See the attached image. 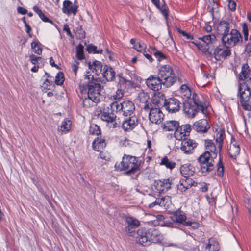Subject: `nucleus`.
Instances as JSON below:
<instances>
[{
	"mask_svg": "<svg viewBox=\"0 0 251 251\" xmlns=\"http://www.w3.org/2000/svg\"><path fill=\"white\" fill-rule=\"evenodd\" d=\"M79 89L82 93H87L88 98L84 100V103L89 100L94 102L99 101L101 97L100 85L89 72H87L83 78L81 80Z\"/></svg>",
	"mask_w": 251,
	"mask_h": 251,
	"instance_id": "1",
	"label": "nucleus"
},
{
	"mask_svg": "<svg viewBox=\"0 0 251 251\" xmlns=\"http://www.w3.org/2000/svg\"><path fill=\"white\" fill-rule=\"evenodd\" d=\"M162 236L157 230L151 228L146 232L143 229H139L137 231V242L143 246L149 245L150 242L159 243L162 240Z\"/></svg>",
	"mask_w": 251,
	"mask_h": 251,
	"instance_id": "2",
	"label": "nucleus"
},
{
	"mask_svg": "<svg viewBox=\"0 0 251 251\" xmlns=\"http://www.w3.org/2000/svg\"><path fill=\"white\" fill-rule=\"evenodd\" d=\"M140 163L138 159L135 156L130 155H124L122 161L120 162H116L115 164V168L117 170H123L128 169L126 174H134L139 169Z\"/></svg>",
	"mask_w": 251,
	"mask_h": 251,
	"instance_id": "3",
	"label": "nucleus"
},
{
	"mask_svg": "<svg viewBox=\"0 0 251 251\" xmlns=\"http://www.w3.org/2000/svg\"><path fill=\"white\" fill-rule=\"evenodd\" d=\"M110 107L112 111L126 116H130L135 108L134 104L129 100L124 101L122 102L115 101L110 104Z\"/></svg>",
	"mask_w": 251,
	"mask_h": 251,
	"instance_id": "4",
	"label": "nucleus"
},
{
	"mask_svg": "<svg viewBox=\"0 0 251 251\" xmlns=\"http://www.w3.org/2000/svg\"><path fill=\"white\" fill-rule=\"evenodd\" d=\"M217 156L216 154L209 153V151H206L198 159L201 165V169L203 173L211 172L214 168V159Z\"/></svg>",
	"mask_w": 251,
	"mask_h": 251,
	"instance_id": "5",
	"label": "nucleus"
},
{
	"mask_svg": "<svg viewBox=\"0 0 251 251\" xmlns=\"http://www.w3.org/2000/svg\"><path fill=\"white\" fill-rule=\"evenodd\" d=\"M199 42L193 41L194 44L199 50L203 52H206L209 50V46L216 42V37L213 34H207L199 38Z\"/></svg>",
	"mask_w": 251,
	"mask_h": 251,
	"instance_id": "6",
	"label": "nucleus"
},
{
	"mask_svg": "<svg viewBox=\"0 0 251 251\" xmlns=\"http://www.w3.org/2000/svg\"><path fill=\"white\" fill-rule=\"evenodd\" d=\"M239 97L241 104L246 110L251 109L250 100L251 97L250 89L245 84L240 85L239 88Z\"/></svg>",
	"mask_w": 251,
	"mask_h": 251,
	"instance_id": "7",
	"label": "nucleus"
},
{
	"mask_svg": "<svg viewBox=\"0 0 251 251\" xmlns=\"http://www.w3.org/2000/svg\"><path fill=\"white\" fill-rule=\"evenodd\" d=\"M174 137L178 140V142H180L185 139L186 136H189L191 128L190 125L179 126L178 122L174 121Z\"/></svg>",
	"mask_w": 251,
	"mask_h": 251,
	"instance_id": "8",
	"label": "nucleus"
},
{
	"mask_svg": "<svg viewBox=\"0 0 251 251\" xmlns=\"http://www.w3.org/2000/svg\"><path fill=\"white\" fill-rule=\"evenodd\" d=\"M241 39L240 33L236 29H232L230 33L223 36L222 41L224 45L230 47L234 46Z\"/></svg>",
	"mask_w": 251,
	"mask_h": 251,
	"instance_id": "9",
	"label": "nucleus"
},
{
	"mask_svg": "<svg viewBox=\"0 0 251 251\" xmlns=\"http://www.w3.org/2000/svg\"><path fill=\"white\" fill-rule=\"evenodd\" d=\"M172 72L173 69L168 65L162 66L159 71V77L161 78L163 84L166 87H170L173 85Z\"/></svg>",
	"mask_w": 251,
	"mask_h": 251,
	"instance_id": "10",
	"label": "nucleus"
},
{
	"mask_svg": "<svg viewBox=\"0 0 251 251\" xmlns=\"http://www.w3.org/2000/svg\"><path fill=\"white\" fill-rule=\"evenodd\" d=\"M176 148H180L184 153L189 154L192 153L193 151L197 146L195 141L190 139H184L183 140L175 143Z\"/></svg>",
	"mask_w": 251,
	"mask_h": 251,
	"instance_id": "11",
	"label": "nucleus"
},
{
	"mask_svg": "<svg viewBox=\"0 0 251 251\" xmlns=\"http://www.w3.org/2000/svg\"><path fill=\"white\" fill-rule=\"evenodd\" d=\"M231 54V50L227 46L220 45L215 48L213 50V55L216 60L225 59Z\"/></svg>",
	"mask_w": 251,
	"mask_h": 251,
	"instance_id": "12",
	"label": "nucleus"
},
{
	"mask_svg": "<svg viewBox=\"0 0 251 251\" xmlns=\"http://www.w3.org/2000/svg\"><path fill=\"white\" fill-rule=\"evenodd\" d=\"M193 105H197V108L201 110V112L206 116L207 114V108L208 103L205 101L203 98L197 94H193L192 96Z\"/></svg>",
	"mask_w": 251,
	"mask_h": 251,
	"instance_id": "13",
	"label": "nucleus"
},
{
	"mask_svg": "<svg viewBox=\"0 0 251 251\" xmlns=\"http://www.w3.org/2000/svg\"><path fill=\"white\" fill-rule=\"evenodd\" d=\"M162 83H163V81L159 76H151L146 80L148 87L154 91H158L161 88Z\"/></svg>",
	"mask_w": 251,
	"mask_h": 251,
	"instance_id": "14",
	"label": "nucleus"
},
{
	"mask_svg": "<svg viewBox=\"0 0 251 251\" xmlns=\"http://www.w3.org/2000/svg\"><path fill=\"white\" fill-rule=\"evenodd\" d=\"M100 119L106 122L108 124L110 127L114 128L116 127V123L115 122L116 116L113 113H109L104 110L103 111H101L99 114Z\"/></svg>",
	"mask_w": 251,
	"mask_h": 251,
	"instance_id": "15",
	"label": "nucleus"
},
{
	"mask_svg": "<svg viewBox=\"0 0 251 251\" xmlns=\"http://www.w3.org/2000/svg\"><path fill=\"white\" fill-rule=\"evenodd\" d=\"M127 226L126 228V232L130 236H133L135 229L140 226V222L131 217H127L126 219Z\"/></svg>",
	"mask_w": 251,
	"mask_h": 251,
	"instance_id": "16",
	"label": "nucleus"
},
{
	"mask_svg": "<svg viewBox=\"0 0 251 251\" xmlns=\"http://www.w3.org/2000/svg\"><path fill=\"white\" fill-rule=\"evenodd\" d=\"M200 110H201L197 108V105H193L192 103H184L183 111L188 118H194Z\"/></svg>",
	"mask_w": 251,
	"mask_h": 251,
	"instance_id": "17",
	"label": "nucleus"
},
{
	"mask_svg": "<svg viewBox=\"0 0 251 251\" xmlns=\"http://www.w3.org/2000/svg\"><path fill=\"white\" fill-rule=\"evenodd\" d=\"M164 114L161 110L157 108H151L149 113L150 121L155 124L161 123L163 119Z\"/></svg>",
	"mask_w": 251,
	"mask_h": 251,
	"instance_id": "18",
	"label": "nucleus"
},
{
	"mask_svg": "<svg viewBox=\"0 0 251 251\" xmlns=\"http://www.w3.org/2000/svg\"><path fill=\"white\" fill-rule=\"evenodd\" d=\"M240 148L239 143L233 137H231L228 152L231 157L236 158L239 154Z\"/></svg>",
	"mask_w": 251,
	"mask_h": 251,
	"instance_id": "19",
	"label": "nucleus"
},
{
	"mask_svg": "<svg viewBox=\"0 0 251 251\" xmlns=\"http://www.w3.org/2000/svg\"><path fill=\"white\" fill-rule=\"evenodd\" d=\"M138 120L135 117H131L128 119L124 120L122 127L125 131L132 130L137 125Z\"/></svg>",
	"mask_w": 251,
	"mask_h": 251,
	"instance_id": "20",
	"label": "nucleus"
},
{
	"mask_svg": "<svg viewBox=\"0 0 251 251\" xmlns=\"http://www.w3.org/2000/svg\"><path fill=\"white\" fill-rule=\"evenodd\" d=\"M193 127L197 132H205L210 128V126L206 120L201 119L195 122Z\"/></svg>",
	"mask_w": 251,
	"mask_h": 251,
	"instance_id": "21",
	"label": "nucleus"
},
{
	"mask_svg": "<svg viewBox=\"0 0 251 251\" xmlns=\"http://www.w3.org/2000/svg\"><path fill=\"white\" fill-rule=\"evenodd\" d=\"M155 187L157 191L162 192L167 191L171 187V182L169 179L157 180L155 182Z\"/></svg>",
	"mask_w": 251,
	"mask_h": 251,
	"instance_id": "22",
	"label": "nucleus"
},
{
	"mask_svg": "<svg viewBox=\"0 0 251 251\" xmlns=\"http://www.w3.org/2000/svg\"><path fill=\"white\" fill-rule=\"evenodd\" d=\"M77 9V7L69 0H65L63 2L62 11L64 13L67 15H70L72 13L73 15H75Z\"/></svg>",
	"mask_w": 251,
	"mask_h": 251,
	"instance_id": "23",
	"label": "nucleus"
},
{
	"mask_svg": "<svg viewBox=\"0 0 251 251\" xmlns=\"http://www.w3.org/2000/svg\"><path fill=\"white\" fill-rule=\"evenodd\" d=\"M195 172V167L190 164H184L180 167V172L184 177L193 175Z\"/></svg>",
	"mask_w": 251,
	"mask_h": 251,
	"instance_id": "24",
	"label": "nucleus"
},
{
	"mask_svg": "<svg viewBox=\"0 0 251 251\" xmlns=\"http://www.w3.org/2000/svg\"><path fill=\"white\" fill-rule=\"evenodd\" d=\"M88 67L90 70L97 75H99L101 73L102 65L100 61L96 60L92 64L89 63Z\"/></svg>",
	"mask_w": 251,
	"mask_h": 251,
	"instance_id": "25",
	"label": "nucleus"
},
{
	"mask_svg": "<svg viewBox=\"0 0 251 251\" xmlns=\"http://www.w3.org/2000/svg\"><path fill=\"white\" fill-rule=\"evenodd\" d=\"M102 75L108 81H112L115 76V73L112 68L105 66Z\"/></svg>",
	"mask_w": 251,
	"mask_h": 251,
	"instance_id": "26",
	"label": "nucleus"
},
{
	"mask_svg": "<svg viewBox=\"0 0 251 251\" xmlns=\"http://www.w3.org/2000/svg\"><path fill=\"white\" fill-rule=\"evenodd\" d=\"M93 148L97 151H101L106 146L105 140L97 138L93 142Z\"/></svg>",
	"mask_w": 251,
	"mask_h": 251,
	"instance_id": "27",
	"label": "nucleus"
},
{
	"mask_svg": "<svg viewBox=\"0 0 251 251\" xmlns=\"http://www.w3.org/2000/svg\"><path fill=\"white\" fill-rule=\"evenodd\" d=\"M217 29L219 33L224 36L229 31V24L225 21H221L217 27Z\"/></svg>",
	"mask_w": 251,
	"mask_h": 251,
	"instance_id": "28",
	"label": "nucleus"
},
{
	"mask_svg": "<svg viewBox=\"0 0 251 251\" xmlns=\"http://www.w3.org/2000/svg\"><path fill=\"white\" fill-rule=\"evenodd\" d=\"M171 198L170 196H166L164 198L161 199H156L155 202L151 203L149 205L150 208L153 207L156 205H160L162 204H164V205H167L168 206L169 205L171 204Z\"/></svg>",
	"mask_w": 251,
	"mask_h": 251,
	"instance_id": "29",
	"label": "nucleus"
},
{
	"mask_svg": "<svg viewBox=\"0 0 251 251\" xmlns=\"http://www.w3.org/2000/svg\"><path fill=\"white\" fill-rule=\"evenodd\" d=\"M165 100L164 95L161 93L154 94L151 99L152 103L158 107L163 103Z\"/></svg>",
	"mask_w": 251,
	"mask_h": 251,
	"instance_id": "30",
	"label": "nucleus"
},
{
	"mask_svg": "<svg viewBox=\"0 0 251 251\" xmlns=\"http://www.w3.org/2000/svg\"><path fill=\"white\" fill-rule=\"evenodd\" d=\"M186 219V216L183 211H177L175 213L174 212V223L176 222L184 225V223H187Z\"/></svg>",
	"mask_w": 251,
	"mask_h": 251,
	"instance_id": "31",
	"label": "nucleus"
},
{
	"mask_svg": "<svg viewBox=\"0 0 251 251\" xmlns=\"http://www.w3.org/2000/svg\"><path fill=\"white\" fill-rule=\"evenodd\" d=\"M217 133L215 135L216 141L218 144V148L219 150H221L222 147L223 141L225 137V131L222 129L220 128L219 130L216 129Z\"/></svg>",
	"mask_w": 251,
	"mask_h": 251,
	"instance_id": "32",
	"label": "nucleus"
},
{
	"mask_svg": "<svg viewBox=\"0 0 251 251\" xmlns=\"http://www.w3.org/2000/svg\"><path fill=\"white\" fill-rule=\"evenodd\" d=\"M178 92L180 94L181 97L183 99H189L191 95V92L189 88L185 84L181 85Z\"/></svg>",
	"mask_w": 251,
	"mask_h": 251,
	"instance_id": "33",
	"label": "nucleus"
},
{
	"mask_svg": "<svg viewBox=\"0 0 251 251\" xmlns=\"http://www.w3.org/2000/svg\"><path fill=\"white\" fill-rule=\"evenodd\" d=\"M71 122L66 119L62 122L61 125L58 126V130L61 132H67L71 128Z\"/></svg>",
	"mask_w": 251,
	"mask_h": 251,
	"instance_id": "34",
	"label": "nucleus"
},
{
	"mask_svg": "<svg viewBox=\"0 0 251 251\" xmlns=\"http://www.w3.org/2000/svg\"><path fill=\"white\" fill-rule=\"evenodd\" d=\"M250 71L247 64H244L242 67V70L239 74V78L240 80H244L250 75Z\"/></svg>",
	"mask_w": 251,
	"mask_h": 251,
	"instance_id": "35",
	"label": "nucleus"
},
{
	"mask_svg": "<svg viewBox=\"0 0 251 251\" xmlns=\"http://www.w3.org/2000/svg\"><path fill=\"white\" fill-rule=\"evenodd\" d=\"M119 84L121 88L124 89H129L133 87V83L129 80L125 79L124 77H121L119 79Z\"/></svg>",
	"mask_w": 251,
	"mask_h": 251,
	"instance_id": "36",
	"label": "nucleus"
},
{
	"mask_svg": "<svg viewBox=\"0 0 251 251\" xmlns=\"http://www.w3.org/2000/svg\"><path fill=\"white\" fill-rule=\"evenodd\" d=\"M130 43L133 46V48L135 49L138 51H145L146 48V46L143 43L141 42H136V39H131L130 40Z\"/></svg>",
	"mask_w": 251,
	"mask_h": 251,
	"instance_id": "37",
	"label": "nucleus"
},
{
	"mask_svg": "<svg viewBox=\"0 0 251 251\" xmlns=\"http://www.w3.org/2000/svg\"><path fill=\"white\" fill-rule=\"evenodd\" d=\"M206 251H217V243L214 239L209 240V243L205 247Z\"/></svg>",
	"mask_w": 251,
	"mask_h": 251,
	"instance_id": "38",
	"label": "nucleus"
},
{
	"mask_svg": "<svg viewBox=\"0 0 251 251\" xmlns=\"http://www.w3.org/2000/svg\"><path fill=\"white\" fill-rule=\"evenodd\" d=\"M33 10L44 22L53 23L52 21L47 18L38 6H34Z\"/></svg>",
	"mask_w": 251,
	"mask_h": 251,
	"instance_id": "39",
	"label": "nucleus"
},
{
	"mask_svg": "<svg viewBox=\"0 0 251 251\" xmlns=\"http://www.w3.org/2000/svg\"><path fill=\"white\" fill-rule=\"evenodd\" d=\"M124 96V92L121 89H118L116 92L110 97V99L113 100H118Z\"/></svg>",
	"mask_w": 251,
	"mask_h": 251,
	"instance_id": "40",
	"label": "nucleus"
},
{
	"mask_svg": "<svg viewBox=\"0 0 251 251\" xmlns=\"http://www.w3.org/2000/svg\"><path fill=\"white\" fill-rule=\"evenodd\" d=\"M171 100H173L172 98H170L168 100H165L163 102V106L165 109L168 111L170 113H173V103L171 102Z\"/></svg>",
	"mask_w": 251,
	"mask_h": 251,
	"instance_id": "41",
	"label": "nucleus"
},
{
	"mask_svg": "<svg viewBox=\"0 0 251 251\" xmlns=\"http://www.w3.org/2000/svg\"><path fill=\"white\" fill-rule=\"evenodd\" d=\"M89 133L92 135H99L100 133L99 126L97 125L92 124L90 127Z\"/></svg>",
	"mask_w": 251,
	"mask_h": 251,
	"instance_id": "42",
	"label": "nucleus"
},
{
	"mask_svg": "<svg viewBox=\"0 0 251 251\" xmlns=\"http://www.w3.org/2000/svg\"><path fill=\"white\" fill-rule=\"evenodd\" d=\"M84 47L81 44H79L76 47V57L79 60H82L84 58Z\"/></svg>",
	"mask_w": 251,
	"mask_h": 251,
	"instance_id": "43",
	"label": "nucleus"
},
{
	"mask_svg": "<svg viewBox=\"0 0 251 251\" xmlns=\"http://www.w3.org/2000/svg\"><path fill=\"white\" fill-rule=\"evenodd\" d=\"M86 50L89 53H101L102 50H97V47L92 44H89L87 46Z\"/></svg>",
	"mask_w": 251,
	"mask_h": 251,
	"instance_id": "44",
	"label": "nucleus"
},
{
	"mask_svg": "<svg viewBox=\"0 0 251 251\" xmlns=\"http://www.w3.org/2000/svg\"><path fill=\"white\" fill-rule=\"evenodd\" d=\"M30 60L34 65H42L43 60L40 57H36L35 55L32 54L30 56Z\"/></svg>",
	"mask_w": 251,
	"mask_h": 251,
	"instance_id": "45",
	"label": "nucleus"
},
{
	"mask_svg": "<svg viewBox=\"0 0 251 251\" xmlns=\"http://www.w3.org/2000/svg\"><path fill=\"white\" fill-rule=\"evenodd\" d=\"M160 165H164L166 168L170 169V170L173 168V164L171 161H170L167 157L165 156L161 159Z\"/></svg>",
	"mask_w": 251,
	"mask_h": 251,
	"instance_id": "46",
	"label": "nucleus"
},
{
	"mask_svg": "<svg viewBox=\"0 0 251 251\" xmlns=\"http://www.w3.org/2000/svg\"><path fill=\"white\" fill-rule=\"evenodd\" d=\"M31 48L34 53L41 54L42 52V50L40 46L36 42H33L31 43Z\"/></svg>",
	"mask_w": 251,
	"mask_h": 251,
	"instance_id": "47",
	"label": "nucleus"
},
{
	"mask_svg": "<svg viewBox=\"0 0 251 251\" xmlns=\"http://www.w3.org/2000/svg\"><path fill=\"white\" fill-rule=\"evenodd\" d=\"M64 81V75L62 73L59 72L55 77V83L58 85H61Z\"/></svg>",
	"mask_w": 251,
	"mask_h": 251,
	"instance_id": "48",
	"label": "nucleus"
},
{
	"mask_svg": "<svg viewBox=\"0 0 251 251\" xmlns=\"http://www.w3.org/2000/svg\"><path fill=\"white\" fill-rule=\"evenodd\" d=\"M192 181V179L186 177L185 179L181 180L180 182L185 186V188L187 189L193 185Z\"/></svg>",
	"mask_w": 251,
	"mask_h": 251,
	"instance_id": "49",
	"label": "nucleus"
},
{
	"mask_svg": "<svg viewBox=\"0 0 251 251\" xmlns=\"http://www.w3.org/2000/svg\"><path fill=\"white\" fill-rule=\"evenodd\" d=\"M139 100L143 103L146 104L149 100L148 95L145 92H141L139 94Z\"/></svg>",
	"mask_w": 251,
	"mask_h": 251,
	"instance_id": "50",
	"label": "nucleus"
},
{
	"mask_svg": "<svg viewBox=\"0 0 251 251\" xmlns=\"http://www.w3.org/2000/svg\"><path fill=\"white\" fill-rule=\"evenodd\" d=\"M217 171V175L219 177H221L223 176L224 172V168L223 164L221 163V160L220 159H219V160Z\"/></svg>",
	"mask_w": 251,
	"mask_h": 251,
	"instance_id": "51",
	"label": "nucleus"
},
{
	"mask_svg": "<svg viewBox=\"0 0 251 251\" xmlns=\"http://www.w3.org/2000/svg\"><path fill=\"white\" fill-rule=\"evenodd\" d=\"M151 1L157 8L161 10L162 14L165 17H166L168 15L167 11L165 9H164L163 7H160L159 0H151Z\"/></svg>",
	"mask_w": 251,
	"mask_h": 251,
	"instance_id": "52",
	"label": "nucleus"
},
{
	"mask_svg": "<svg viewBox=\"0 0 251 251\" xmlns=\"http://www.w3.org/2000/svg\"><path fill=\"white\" fill-rule=\"evenodd\" d=\"M242 32L244 35L245 40L247 41L248 39V29L247 25L245 23H243L242 25Z\"/></svg>",
	"mask_w": 251,
	"mask_h": 251,
	"instance_id": "53",
	"label": "nucleus"
},
{
	"mask_svg": "<svg viewBox=\"0 0 251 251\" xmlns=\"http://www.w3.org/2000/svg\"><path fill=\"white\" fill-rule=\"evenodd\" d=\"M163 128L166 131H171L173 129V121H170L166 122L164 124Z\"/></svg>",
	"mask_w": 251,
	"mask_h": 251,
	"instance_id": "54",
	"label": "nucleus"
},
{
	"mask_svg": "<svg viewBox=\"0 0 251 251\" xmlns=\"http://www.w3.org/2000/svg\"><path fill=\"white\" fill-rule=\"evenodd\" d=\"M181 105V103L177 100L174 99V112L179 110Z\"/></svg>",
	"mask_w": 251,
	"mask_h": 251,
	"instance_id": "55",
	"label": "nucleus"
},
{
	"mask_svg": "<svg viewBox=\"0 0 251 251\" xmlns=\"http://www.w3.org/2000/svg\"><path fill=\"white\" fill-rule=\"evenodd\" d=\"M184 226H190L193 229H197L199 227V224L195 222L187 221V223H184Z\"/></svg>",
	"mask_w": 251,
	"mask_h": 251,
	"instance_id": "56",
	"label": "nucleus"
},
{
	"mask_svg": "<svg viewBox=\"0 0 251 251\" xmlns=\"http://www.w3.org/2000/svg\"><path fill=\"white\" fill-rule=\"evenodd\" d=\"M153 54L157 59L159 61L165 58V55L159 51H155L153 52Z\"/></svg>",
	"mask_w": 251,
	"mask_h": 251,
	"instance_id": "57",
	"label": "nucleus"
},
{
	"mask_svg": "<svg viewBox=\"0 0 251 251\" xmlns=\"http://www.w3.org/2000/svg\"><path fill=\"white\" fill-rule=\"evenodd\" d=\"M42 88L43 89L50 90L51 89L50 82L48 79H46L42 86Z\"/></svg>",
	"mask_w": 251,
	"mask_h": 251,
	"instance_id": "58",
	"label": "nucleus"
},
{
	"mask_svg": "<svg viewBox=\"0 0 251 251\" xmlns=\"http://www.w3.org/2000/svg\"><path fill=\"white\" fill-rule=\"evenodd\" d=\"M228 7L232 10L234 11L236 9V3L234 1L231 0H228Z\"/></svg>",
	"mask_w": 251,
	"mask_h": 251,
	"instance_id": "59",
	"label": "nucleus"
},
{
	"mask_svg": "<svg viewBox=\"0 0 251 251\" xmlns=\"http://www.w3.org/2000/svg\"><path fill=\"white\" fill-rule=\"evenodd\" d=\"M79 62H75L72 66L73 71L75 75H76L77 70L79 68Z\"/></svg>",
	"mask_w": 251,
	"mask_h": 251,
	"instance_id": "60",
	"label": "nucleus"
},
{
	"mask_svg": "<svg viewBox=\"0 0 251 251\" xmlns=\"http://www.w3.org/2000/svg\"><path fill=\"white\" fill-rule=\"evenodd\" d=\"M207 151H209V153L210 154H212V153H214V154H217V152H216V147H215V145H212V146L210 147L209 148H208V149H206Z\"/></svg>",
	"mask_w": 251,
	"mask_h": 251,
	"instance_id": "61",
	"label": "nucleus"
},
{
	"mask_svg": "<svg viewBox=\"0 0 251 251\" xmlns=\"http://www.w3.org/2000/svg\"><path fill=\"white\" fill-rule=\"evenodd\" d=\"M17 11L19 13H20L23 15L25 14L26 13H27V10L26 9L20 6L17 8Z\"/></svg>",
	"mask_w": 251,
	"mask_h": 251,
	"instance_id": "62",
	"label": "nucleus"
},
{
	"mask_svg": "<svg viewBox=\"0 0 251 251\" xmlns=\"http://www.w3.org/2000/svg\"><path fill=\"white\" fill-rule=\"evenodd\" d=\"M204 145L206 149L212 146V145H214V143L210 140H206Z\"/></svg>",
	"mask_w": 251,
	"mask_h": 251,
	"instance_id": "63",
	"label": "nucleus"
},
{
	"mask_svg": "<svg viewBox=\"0 0 251 251\" xmlns=\"http://www.w3.org/2000/svg\"><path fill=\"white\" fill-rule=\"evenodd\" d=\"M201 189L202 192H205L208 190V185L205 183H201Z\"/></svg>",
	"mask_w": 251,
	"mask_h": 251,
	"instance_id": "64",
	"label": "nucleus"
}]
</instances>
